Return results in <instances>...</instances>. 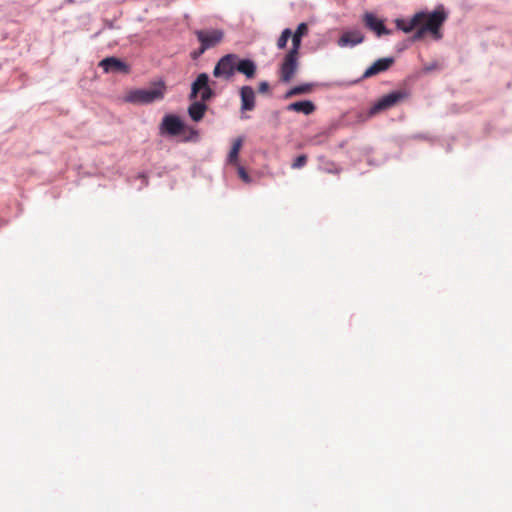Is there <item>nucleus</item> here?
I'll return each instance as SVG.
<instances>
[{
	"label": "nucleus",
	"instance_id": "nucleus-11",
	"mask_svg": "<svg viewBox=\"0 0 512 512\" xmlns=\"http://www.w3.org/2000/svg\"><path fill=\"white\" fill-rule=\"evenodd\" d=\"M394 63L393 57H386L377 59L370 67H368L364 74V78L373 77L379 73L387 71Z\"/></svg>",
	"mask_w": 512,
	"mask_h": 512
},
{
	"label": "nucleus",
	"instance_id": "nucleus-25",
	"mask_svg": "<svg viewBox=\"0 0 512 512\" xmlns=\"http://www.w3.org/2000/svg\"><path fill=\"white\" fill-rule=\"evenodd\" d=\"M203 53H200V48L197 50V51H194L192 53V57L193 59H196L197 57H199L200 55H202Z\"/></svg>",
	"mask_w": 512,
	"mask_h": 512
},
{
	"label": "nucleus",
	"instance_id": "nucleus-13",
	"mask_svg": "<svg viewBox=\"0 0 512 512\" xmlns=\"http://www.w3.org/2000/svg\"><path fill=\"white\" fill-rule=\"evenodd\" d=\"M426 14L423 12L416 13L411 19H397L396 26L398 29L402 30L405 33H410L416 27L421 25L424 21Z\"/></svg>",
	"mask_w": 512,
	"mask_h": 512
},
{
	"label": "nucleus",
	"instance_id": "nucleus-19",
	"mask_svg": "<svg viewBox=\"0 0 512 512\" xmlns=\"http://www.w3.org/2000/svg\"><path fill=\"white\" fill-rule=\"evenodd\" d=\"M311 90H312L311 84L298 85V86L291 88L289 91H287L285 94V98L287 99V98H291L296 95L306 94V93L311 92Z\"/></svg>",
	"mask_w": 512,
	"mask_h": 512
},
{
	"label": "nucleus",
	"instance_id": "nucleus-21",
	"mask_svg": "<svg viewBox=\"0 0 512 512\" xmlns=\"http://www.w3.org/2000/svg\"><path fill=\"white\" fill-rule=\"evenodd\" d=\"M307 163V156L306 155H299L294 162L292 163L291 167L293 169H299L305 166Z\"/></svg>",
	"mask_w": 512,
	"mask_h": 512
},
{
	"label": "nucleus",
	"instance_id": "nucleus-6",
	"mask_svg": "<svg viewBox=\"0 0 512 512\" xmlns=\"http://www.w3.org/2000/svg\"><path fill=\"white\" fill-rule=\"evenodd\" d=\"M199 93L200 99L203 102L210 100L214 96V92L209 85V76L206 73L199 74L192 83L190 99H195Z\"/></svg>",
	"mask_w": 512,
	"mask_h": 512
},
{
	"label": "nucleus",
	"instance_id": "nucleus-16",
	"mask_svg": "<svg viewBox=\"0 0 512 512\" xmlns=\"http://www.w3.org/2000/svg\"><path fill=\"white\" fill-rule=\"evenodd\" d=\"M207 110V105L201 100L193 102L188 108V114L195 122L200 121Z\"/></svg>",
	"mask_w": 512,
	"mask_h": 512
},
{
	"label": "nucleus",
	"instance_id": "nucleus-1",
	"mask_svg": "<svg viewBox=\"0 0 512 512\" xmlns=\"http://www.w3.org/2000/svg\"><path fill=\"white\" fill-rule=\"evenodd\" d=\"M257 66L251 59H241L237 54L230 53L221 57L213 69V76L226 81L231 80L235 72L243 74L247 79L255 77Z\"/></svg>",
	"mask_w": 512,
	"mask_h": 512
},
{
	"label": "nucleus",
	"instance_id": "nucleus-10",
	"mask_svg": "<svg viewBox=\"0 0 512 512\" xmlns=\"http://www.w3.org/2000/svg\"><path fill=\"white\" fill-rule=\"evenodd\" d=\"M241 100V111H252L256 106L255 91L251 86H242L239 91Z\"/></svg>",
	"mask_w": 512,
	"mask_h": 512
},
{
	"label": "nucleus",
	"instance_id": "nucleus-23",
	"mask_svg": "<svg viewBox=\"0 0 512 512\" xmlns=\"http://www.w3.org/2000/svg\"><path fill=\"white\" fill-rule=\"evenodd\" d=\"M419 26L420 27L418 28V30L412 36V40L413 41L421 40L425 36V34L427 33V30L425 29V27L422 24L419 25Z\"/></svg>",
	"mask_w": 512,
	"mask_h": 512
},
{
	"label": "nucleus",
	"instance_id": "nucleus-9",
	"mask_svg": "<svg viewBox=\"0 0 512 512\" xmlns=\"http://www.w3.org/2000/svg\"><path fill=\"white\" fill-rule=\"evenodd\" d=\"M363 22L366 28L373 31L378 37L382 35H389L391 31L386 28L384 22L377 18L371 12H366L363 16Z\"/></svg>",
	"mask_w": 512,
	"mask_h": 512
},
{
	"label": "nucleus",
	"instance_id": "nucleus-17",
	"mask_svg": "<svg viewBox=\"0 0 512 512\" xmlns=\"http://www.w3.org/2000/svg\"><path fill=\"white\" fill-rule=\"evenodd\" d=\"M307 32H308L307 24L301 23L298 25L294 34L291 35L292 47H291L290 51L299 53V50L301 47V39L303 36H305L307 34Z\"/></svg>",
	"mask_w": 512,
	"mask_h": 512
},
{
	"label": "nucleus",
	"instance_id": "nucleus-5",
	"mask_svg": "<svg viewBox=\"0 0 512 512\" xmlns=\"http://www.w3.org/2000/svg\"><path fill=\"white\" fill-rule=\"evenodd\" d=\"M299 53L294 51H288V53L283 58V61L279 68V77L280 80L284 83L290 82L299 67Z\"/></svg>",
	"mask_w": 512,
	"mask_h": 512
},
{
	"label": "nucleus",
	"instance_id": "nucleus-24",
	"mask_svg": "<svg viewBox=\"0 0 512 512\" xmlns=\"http://www.w3.org/2000/svg\"><path fill=\"white\" fill-rule=\"evenodd\" d=\"M270 89L269 83L266 81H262L258 85V91L262 94L267 93Z\"/></svg>",
	"mask_w": 512,
	"mask_h": 512
},
{
	"label": "nucleus",
	"instance_id": "nucleus-18",
	"mask_svg": "<svg viewBox=\"0 0 512 512\" xmlns=\"http://www.w3.org/2000/svg\"><path fill=\"white\" fill-rule=\"evenodd\" d=\"M243 145V138L238 137L233 141L231 150L227 157V162L232 165H238L239 152Z\"/></svg>",
	"mask_w": 512,
	"mask_h": 512
},
{
	"label": "nucleus",
	"instance_id": "nucleus-15",
	"mask_svg": "<svg viewBox=\"0 0 512 512\" xmlns=\"http://www.w3.org/2000/svg\"><path fill=\"white\" fill-rule=\"evenodd\" d=\"M287 110L297 113H303L304 115H310L316 110V107L312 101L304 100L289 104L287 106Z\"/></svg>",
	"mask_w": 512,
	"mask_h": 512
},
{
	"label": "nucleus",
	"instance_id": "nucleus-2",
	"mask_svg": "<svg viewBox=\"0 0 512 512\" xmlns=\"http://www.w3.org/2000/svg\"><path fill=\"white\" fill-rule=\"evenodd\" d=\"M166 86L164 82H158L148 89H136L126 95V101L133 104H150L164 98Z\"/></svg>",
	"mask_w": 512,
	"mask_h": 512
},
{
	"label": "nucleus",
	"instance_id": "nucleus-20",
	"mask_svg": "<svg viewBox=\"0 0 512 512\" xmlns=\"http://www.w3.org/2000/svg\"><path fill=\"white\" fill-rule=\"evenodd\" d=\"M292 32L290 29L286 28L282 31L280 37L277 40L278 49H284L287 45L289 38L291 37Z\"/></svg>",
	"mask_w": 512,
	"mask_h": 512
},
{
	"label": "nucleus",
	"instance_id": "nucleus-3",
	"mask_svg": "<svg viewBox=\"0 0 512 512\" xmlns=\"http://www.w3.org/2000/svg\"><path fill=\"white\" fill-rule=\"evenodd\" d=\"M409 93L405 90L392 91L381 97L369 110V116H374L382 111L396 106L399 102L407 99Z\"/></svg>",
	"mask_w": 512,
	"mask_h": 512
},
{
	"label": "nucleus",
	"instance_id": "nucleus-14",
	"mask_svg": "<svg viewBox=\"0 0 512 512\" xmlns=\"http://www.w3.org/2000/svg\"><path fill=\"white\" fill-rule=\"evenodd\" d=\"M99 65H100V67L103 68V70L105 72H110V71H125V72H127L128 71L127 65L115 57H107V58L103 59Z\"/></svg>",
	"mask_w": 512,
	"mask_h": 512
},
{
	"label": "nucleus",
	"instance_id": "nucleus-12",
	"mask_svg": "<svg viewBox=\"0 0 512 512\" xmlns=\"http://www.w3.org/2000/svg\"><path fill=\"white\" fill-rule=\"evenodd\" d=\"M364 40V35L359 30H350L345 31L338 39V45L340 47H353L362 43Z\"/></svg>",
	"mask_w": 512,
	"mask_h": 512
},
{
	"label": "nucleus",
	"instance_id": "nucleus-8",
	"mask_svg": "<svg viewBox=\"0 0 512 512\" xmlns=\"http://www.w3.org/2000/svg\"><path fill=\"white\" fill-rule=\"evenodd\" d=\"M184 129V124L179 117L175 115H166L160 124V133L171 136L179 135Z\"/></svg>",
	"mask_w": 512,
	"mask_h": 512
},
{
	"label": "nucleus",
	"instance_id": "nucleus-4",
	"mask_svg": "<svg viewBox=\"0 0 512 512\" xmlns=\"http://www.w3.org/2000/svg\"><path fill=\"white\" fill-rule=\"evenodd\" d=\"M195 35L200 42V53H204L222 42L224 31L221 29L196 30Z\"/></svg>",
	"mask_w": 512,
	"mask_h": 512
},
{
	"label": "nucleus",
	"instance_id": "nucleus-22",
	"mask_svg": "<svg viewBox=\"0 0 512 512\" xmlns=\"http://www.w3.org/2000/svg\"><path fill=\"white\" fill-rule=\"evenodd\" d=\"M237 166V172H238V175L239 177L245 182V183H250L251 182V177L249 176L248 172L245 170V168L241 165H236Z\"/></svg>",
	"mask_w": 512,
	"mask_h": 512
},
{
	"label": "nucleus",
	"instance_id": "nucleus-7",
	"mask_svg": "<svg viewBox=\"0 0 512 512\" xmlns=\"http://www.w3.org/2000/svg\"><path fill=\"white\" fill-rule=\"evenodd\" d=\"M446 20V14L444 11H434L431 14H426L422 25L425 27L427 32H430L435 39H440L442 34L440 28Z\"/></svg>",
	"mask_w": 512,
	"mask_h": 512
}]
</instances>
